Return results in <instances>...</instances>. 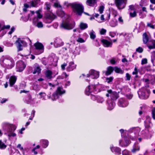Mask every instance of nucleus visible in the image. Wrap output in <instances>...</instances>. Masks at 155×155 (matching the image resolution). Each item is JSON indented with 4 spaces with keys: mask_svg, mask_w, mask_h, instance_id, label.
<instances>
[{
    "mask_svg": "<svg viewBox=\"0 0 155 155\" xmlns=\"http://www.w3.org/2000/svg\"><path fill=\"white\" fill-rule=\"evenodd\" d=\"M152 114L153 118L155 120V108L153 109L152 111Z\"/></svg>",
    "mask_w": 155,
    "mask_h": 155,
    "instance_id": "52",
    "label": "nucleus"
},
{
    "mask_svg": "<svg viewBox=\"0 0 155 155\" xmlns=\"http://www.w3.org/2000/svg\"><path fill=\"white\" fill-rule=\"evenodd\" d=\"M147 26L152 29H154L155 28L154 26L153 25L149 23H147Z\"/></svg>",
    "mask_w": 155,
    "mask_h": 155,
    "instance_id": "59",
    "label": "nucleus"
},
{
    "mask_svg": "<svg viewBox=\"0 0 155 155\" xmlns=\"http://www.w3.org/2000/svg\"><path fill=\"white\" fill-rule=\"evenodd\" d=\"M110 149L112 152H114L116 154H119L121 153L120 149L119 147H114L113 145L110 146Z\"/></svg>",
    "mask_w": 155,
    "mask_h": 155,
    "instance_id": "18",
    "label": "nucleus"
},
{
    "mask_svg": "<svg viewBox=\"0 0 155 155\" xmlns=\"http://www.w3.org/2000/svg\"><path fill=\"white\" fill-rule=\"evenodd\" d=\"M45 8L46 9L47 11V12L51 11L50 10L51 5L49 3L47 2L45 4Z\"/></svg>",
    "mask_w": 155,
    "mask_h": 155,
    "instance_id": "34",
    "label": "nucleus"
},
{
    "mask_svg": "<svg viewBox=\"0 0 155 155\" xmlns=\"http://www.w3.org/2000/svg\"><path fill=\"white\" fill-rule=\"evenodd\" d=\"M99 72L94 70H91L89 71V73L87 74L86 77L93 79H96L99 77Z\"/></svg>",
    "mask_w": 155,
    "mask_h": 155,
    "instance_id": "9",
    "label": "nucleus"
},
{
    "mask_svg": "<svg viewBox=\"0 0 155 155\" xmlns=\"http://www.w3.org/2000/svg\"><path fill=\"white\" fill-rule=\"evenodd\" d=\"M63 44V42L60 39L57 38L54 41V45L57 48L62 46Z\"/></svg>",
    "mask_w": 155,
    "mask_h": 155,
    "instance_id": "19",
    "label": "nucleus"
},
{
    "mask_svg": "<svg viewBox=\"0 0 155 155\" xmlns=\"http://www.w3.org/2000/svg\"><path fill=\"white\" fill-rule=\"evenodd\" d=\"M106 32V30L104 28L101 29L100 31V34L102 35H104Z\"/></svg>",
    "mask_w": 155,
    "mask_h": 155,
    "instance_id": "50",
    "label": "nucleus"
},
{
    "mask_svg": "<svg viewBox=\"0 0 155 155\" xmlns=\"http://www.w3.org/2000/svg\"><path fill=\"white\" fill-rule=\"evenodd\" d=\"M16 78L15 76H12L9 79L10 86L12 87L15 83L16 80Z\"/></svg>",
    "mask_w": 155,
    "mask_h": 155,
    "instance_id": "23",
    "label": "nucleus"
},
{
    "mask_svg": "<svg viewBox=\"0 0 155 155\" xmlns=\"http://www.w3.org/2000/svg\"><path fill=\"white\" fill-rule=\"evenodd\" d=\"M74 26V24H71L67 22H63L61 25V28L66 29H72Z\"/></svg>",
    "mask_w": 155,
    "mask_h": 155,
    "instance_id": "13",
    "label": "nucleus"
},
{
    "mask_svg": "<svg viewBox=\"0 0 155 155\" xmlns=\"http://www.w3.org/2000/svg\"><path fill=\"white\" fill-rule=\"evenodd\" d=\"M76 65L75 64L74 62H71L69 63V65L67 68V70L68 71H70L73 70L76 68Z\"/></svg>",
    "mask_w": 155,
    "mask_h": 155,
    "instance_id": "21",
    "label": "nucleus"
},
{
    "mask_svg": "<svg viewBox=\"0 0 155 155\" xmlns=\"http://www.w3.org/2000/svg\"><path fill=\"white\" fill-rule=\"evenodd\" d=\"M65 93V91L62 87H58L56 91L54 93L51 97L53 101L55 100L59 97V95H61Z\"/></svg>",
    "mask_w": 155,
    "mask_h": 155,
    "instance_id": "5",
    "label": "nucleus"
},
{
    "mask_svg": "<svg viewBox=\"0 0 155 155\" xmlns=\"http://www.w3.org/2000/svg\"><path fill=\"white\" fill-rule=\"evenodd\" d=\"M150 93V91L145 87L142 88L138 91L139 97L141 99H147L149 96Z\"/></svg>",
    "mask_w": 155,
    "mask_h": 155,
    "instance_id": "4",
    "label": "nucleus"
},
{
    "mask_svg": "<svg viewBox=\"0 0 155 155\" xmlns=\"http://www.w3.org/2000/svg\"><path fill=\"white\" fill-rule=\"evenodd\" d=\"M2 24V28L3 30L4 29H8L10 28V26L9 25H3L2 23H1Z\"/></svg>",
    "mask_w": 155,
    "mask_h": 155,
    "instance_id": "49",
    "label": "nucleus"
},
{
    "mask_svg": "<svg viewBox=\"0 0 155 155\" xmlns=\"http://www.w3.org/2000/svg\"><path fill=\"white\" fill-rule=\"evenodd\" d=\"M41 70L39 66L38 65H37L35 66L33 74H39L41 72Z\"/></svg>",
    "mask_w": 155,
    "mask_h": 155,
    "instance_id": "25",
    "label": "nucleus"
},
{
    "mask_svg": "<svg viewBox=\"0 0 155 155\" xmlns=\"http://www.w3.org/2000/svg\"><path fill=\"white\" fill-rule=\"evenodd\" d=\"M16 67V71L20 72L23 71L25 69V65L22 61H19L17 63Z\"/></svg>",
    "mask_w": 155,
    "mask_h": 155,
    "instance_id": "12",
    "label": "nucleus"
},
{
    "mask_svg": "<svg viewBox=\"0 0 155 155\" xmlns=\"http://www.w3.org/2000/svg\"><path fill=\"white\" fill-rule=\"evenodd\" d=\"M114 78L113 77H110L109 78H107L106 79V81L107 83H110L111 82L113 79Z\"/></svg>",
    "mask_w": 155,
    "mask_h": 155,
    "instance_id": "44",
    "label": "nucleus"
},
{
    "mask_svg": "<svg viewBox=\"0 0 155 155\" xmlns=\"http://www.w3.org/2000/svg\"><path fill=\"white\" fill-rule=\"evenodd\" d=\"M3 66L6 67L8 68H11L14 65V62L11 59L8 58L4 59L2 61Z\"/></svg>",
    "mask_w": 155,
    "mask_h": 155,
    "instance_id": "7",
    "label": "nucleus"
},
{
    "mask_svg": "<svg viewBox=\"0 0 155 155\" xmlns=\"http://www.w3.org/2000/svg\"><path fill=\"white\" fill-rule=\"evenodd\" d=\"M128 103L127 101L123 99H120L119 101V105L122 107H125L128 105Z\"/></svg>",
    "mask_w": 155,
    "mask_h": 155,
    "instance_id": "20",
    "label": "nucleus"
},
{
    "mask_svg": "<svg viewBox=\"0 0 155 155\" xmlns=\"http://www.w3.org/2000/svg\"><path fill=\"white\" fill-rule=\"evenodd\" d=\"M152 45H148V48L150 49H152L155 48V40L152 41Z\"/></svg>",
    "mask_w": 155,
    "mask_h": 155,
    "instance_id": "38",
    "label": "nucleus"
},
{
    "mask_svg": "<svg viewBox=\"0 0 155 155\" xmlns=\"http://www.w3.org/2000/svg\"><path fill=\"white\" fill-rule=\"evenodd\" d=\"M143 49L140 47H139L136 50L137 51L140 53L142 52V51H143Z\"/></svg>",
    "mask_w": 155,
    "mask_h": 155,
    "instance_id": "57",
    "label": "nucleus"
},
{
    "mask_svg": "<svg viewBox=\"0 0 155 155\" xmlns=\"http://www.w3.org/2000/svg\"><path fill=\"white\" fill-rule=\"evenodd\" d=\"M45 17L46 19V22L48 23H51L55 19L56 17L51 11L47 12L45 15Z\"/></svg>",
    "mask_w": 155,
    "mask_h": 155,
    "instance_id": "6",
    "label": "nucleus"
},
{
    "mask_svg": "<svg viewBox=\"0 0 155 155\" xmlns=\"http://www.w3.org/2000/svg\"><path fill=\"white\" fill-rule=\"evenodd\" d=\"M73 12L76 14L81 15L83 12L84 8L80 3H74L72 5Z\"/></svg>",
    "mask_w": 155,
    "mask_h": 155,
    "instance_id": "3",
    "label": "nucleus"
},
{
    "mask_svg": "<svg viewBox=\"0 0 155 155\" xmlns=\"http://www.w3.org/2000/svg\"><path fill=\"white\" fill-rule=\"evenodd\" d=\"M126 77L127 78V80H129L130 79V76L128 73H127L126 74Z\"/></svg>",
    "mask_w": 155,
    "mask_h": 155,
    "instance_id": "61",
    "label": "nucleus"
},
{
    "mask_svg": "<svg viewBox=\"0 0 155 155\" xmlns=\"http://www.w3.org/2000/svg\"><path fill=\"white\" fill-rule=\"evenodd\" d=\"M79 27L81 30H84L87 28L88 25L86 23L81 22L80 24Z\"/></svg>",
    "mask_w": 155,
    "mask_h": 155,
    "instance_id": "27",
    "label": "nucleus"
},
{
    "mask_svg": "<svg viewBox=\"0 0 155 155\" xmlns=\"http://www.w3.org/2000/svg\"><path fill=\"white\" fill-rule=\"evenodd\" d=\"M114 70L117 73H119L121 74L124 73V71L121 70L120 68L116 67L114 68Z\"/></svg>",
    "mask_w": 155,
    "mask_h": 155,
    "instance_id": "33",
    "label": "nucleus"
},
{
    "mask_svg": "<svg viewBox=\"0 0 155 155\" xmlns=\"http://www.w3.org/2000/svg\"><path fill=\"white\" fill-rule=\"evenodd\" d=\"M53 3H54V6L56 8L60 7L61 6L59 5L57 0H55L54 2Z\"/></svg>",
    "mask_w": 155,
    "mask_h": 155,
    "instance_id": "39",
    "label": "nucleus"
},
{
    "mask_svg": "<svg viewBox=\"0 0 155 155\" xmlns=\"http://www.w3.org/2000/svg\"><path fill=\"white\" fill-rule=\"evenodd\" d=\"M138 73V70L136 67H135L134 68V71L132 73V74L134 75L137 74Z\"/></svg>",
    "mask_w": 155,
    "mask_h": 155,
    "instance_id": "58",
    "label": "nucleus"
},
{
    "mask_svg": "<svg viewBox=\"0 0 155 155\" xmlns=\"http://www.w3.org/2000/svg\"><path fill=\"white\" fill-rule=\"evenodd\" d=\"M139 131V129L138 128H135L133 127L130 128L129 130V131L130 132H138Z\"/></svg>",
    "mask_w": 155,
    "mask_h": 155,
    "instance_id": "41",
    "label": "nucleus"
},
{
    "mask_svg": "<svg viewBox=\"0 0 155 155\" xmlns=\"http://www.w3.org/2000/svg\"><path fill=\"white\" fill-rule=\"evenodd\" d=\"M107 103H109L108 106V109L109 110H112L115 105V103L111 101H107Z\"/></svg>",
    "mask_w": 155,
    "mask_h": 155,
    "instance_id": "24",
    "label": "nucleus"
},
{
    "mask_svg": "<svg viewBox=\"0 0 155 155\" xmlns=\"http://www.w3.org/2000/svg\"><path fill=\"white\" fill-rule=\"evenodd\" d=\"M149 38L147 35L146 33L143 35V41L144 44H146L148 41Z\"/></svg>",
    "mask_w": 155,
    "mask_h": 155,
    "instance_id": "31",
    "label": "nucleus"
},
{
    "mask_svg": "<svg viewBox=\"0 0 155 155\" xmlns=\"http://www.w3.org/2000/svg\"><path fill=\"white\" fill-rule=\"evenodd\" d=\"M147 63V60L146 58H144L142 60L141 64L142 65L146 64Z\"/></svg>",
    "mask_w": 155,
    "mask_h": 155,
    "instance_id": "55",
    "label": "nucleus"
},
{
    "mask_svg": "<svg viewBox=\"0 0 155 155\" xmlns=\"http://www.w3.org/2000/svg\"><path fill=\"white\" fill-rule=\"evenodd\" d=\"M77 41L78 42L80 43H83L85 42L84 40L81 38H78Z\"/></svg>",
    "mask_w": 155,
    "mask_h": 155,
    "instance_id": "54",
    "label": "nucleus"
},
{
    "mask_svg": "<svg viewBox=\"0 0 155 155\" xmlns=\"http://www.w3.org/2000/svg\"><path fill=\"white\" fill-rule=\"evenodd\" d=\"M130 16L132 17H134L136 15V13L135 11H134L133 13L132 12H130Z\"/></svg>",
    "mask_w": 155,
    "mask_h": 155,
    "instance_id": "51",
    "label": "nucleus"
},
{
    "mask_svg": "<svg viewBox=\"0 0 155 155\" xmlns=\"http://www.w3.org/2000/svg\"><path fill=\"white\" fill-rule=\"evenodd\" d=\"M127 0H115V3L119 9L124 8L126 3Z\"/></svg>",
    "mask_w": 155,
    "mask_h": 155,
    "instance_id": "10",
    "label": "nucleus"
},
{
    "mask_svg": "<svg viewBox=\"0 0 155 155\" xmlns=\"http://www.w3.org/2000/svg\"><path fill=\"white\" fill-rule=\"evenodd\" d=\"M97 1V0H87L86 4L87 5L92 6L96 3Z\"/></svg>",
    "mask_w": 155,
    "mask_h": 155,
    "instance_id": "30",
    "label": "nucleus"
},
{
    "mask_svg": "<svg viewBox=\"0 0 155 155\" xmlns=\"http://www.w3.org/2000/svg\"><path fill=\"white\" fill-rule=\"evenodd\" d=\"M120 132L122 136H123L124 135V133H126V130H124V129H121L120 130Z\"/></svg>",
    "mask_w": 155,
    "mask_h": 155,
    "instance_id": "56",
    "label": "nucleus"
},
{
    "mask_svg": "<svg viewBox=\"0 0 155 155\" xmlns=\"http://www.w3.org/2000/svg\"><path fill=\"white\" fill-rule=\"evenodd\" d=\"M2 127L3 129L6 131L4 134L8 137L9 140H11L12 137L16 136V134L14 132L17 128L15 125L8 122H4L2 124Z\"/></svg>",
    "mask_w": 155,
    "mask_h": 155,
    "instance_id": "1",
    "label": "nucleus"
},
{
    "mask_svg": "<svg viewBox=\"0 0 155 155\" xmlns=\"http://www.w3.org/2000/svg\"><path fill=\"white\" fill-rule=\"evenodd\" d=\"M127 97L129 99H131L133 97V95L131 94H128L127 95Z\"/></svg>",
    "mask_w": 155,
    "mask_h": 155,
    "instance_id": "64",
    "label": "nucleus"
},
{
    "mask_svg": "<svg viewBox=\"0 0 155 155\" xmlns=\"http://www.w3.org/2000/svg\"><path fill=\"white\" fill-rule=\"evenodd\" d=\"M121 142L122 140H119V143L120 145H121L122 147L127 146L130 143L129 141L127 140H125V143L122 144H121Z\"/></svg>",
    "mask_w": 155,
    "mask_h": 155,
    "instance_id": "32",
    "label": "nucleus"
},
{
    "mask_svg": "<svg viewBox=\"0 0 155 155\" xmlns=\"http://www.w3.org/2000/svg\"><path fill=\"white\" fill-rule=\"evenodd\" d=\"M90 38L92 39H94L96 37L94 32L92 30L90 34Z\"/></svg>",
    "mask_w": 155,
    "mask_h": 155,
    "instance_id": "36",
    "label": "nucleus"
},
{
    "mask_svg": "<svg viewBox=\"0 0 155 155\" xmlns=\"http://www.w3.org/2000/svg\"><path fill=\"white\" fill-rule=\"evenodd\" d=\"M52 72L50 70H47L45 71V76L46 78L48 79H51L52 78Z\"/></svg>",
    "mask_w": 155,
    "mask_h": 155,
    "instance_id": "26",
    "label": "nucleus"
},
{
    "mask_svg": "<svg viewBox=\"0 0 155 155\" xmlns=\"http://www.w3.org/2000/svg\"><path fill=\"white\" fill-rule=\"evenodd\" d=\"M31 43V41L28 38H19L15 42L18 51L23 50V46H26L27 44H30Z\"/></svg>",
    "mask_w": 155,
    "mask_h": 155,
    "instance_id": "2",
    "label": "nucleus"
},
{
    "mask_svg": "<svg viewBox=\"0 0 155 155\" xmlns=\"http://www.w3.org/2000/svg\"><path fill=\"white\" fill-rule=\"evenodd\" d=\"M6 147L7 145H5L2 140H0V149H4Z\"/></svg>",
    "mask_w": 155,
    "mask_h": 155,
    "instance_id": "35",
    "label": "nucleus"
},
{
    "mask_svg": "<svg viewBox=\"0 0 155 155\" xmlns=\"http://www.w3.org/2000/svg\"><path fill=\"white\" fill-rule=\"evenodd\" d=\"M67 64L65 63H64L61 65V67L62 69L64 70L65 69V67L67 66Z\"/></svg>",
    "mask_w": 155,
    "mask_h": 155,
    "instance_id": "62",
    "label": "nucleus"
},
{
    "mask_svg": "<svg viewBox=\"0 0 155 155\" xmlns=\"http://www.w3.org/2000/svg\"><path fill=\"white\" fill-rule=\"evenodd\" d=\"M123 155H130L129 152L127 150H124L122 151Z\"/></svg>",
    "mask_w": 155,
    "mask_h": 155,
    "instance_id": "48",
    "label": "nucleus"
},
{
    "mask_svg": "<svg viewBox=\"0 0 155 155\" xmlns=\"http://www.w3.org/2000/svg\"><path fill=\"white\" fill-rule=\"evenodd\" d=\"M140 148V146L136 143L134 144L133 149L131 151L133 153H135L137 151H138Z\"/></svg>",
    "mask_w": 155,
    "mask_h": 155,
    "instance_id": "28",
    "label": "nucleus"
},
{
    "mask_svg": "<svg viewBox=\"0 0 155 155\" xmlns=\"http://www.w3.org/2000/svg\"><path fill=\"white\" fill-rule=\"evenodd\" d=\"M37 3L34 2L32 1L29 3L28 4L26 3L24 4V8L23 9V11L26 12L27 8L31 7H35L36 6Z\"/></svg>",
    "mask_w": 155,
    "mask_h": 155,
    "instance_id": "16",
    "label": "nucleus"
},
{
    "mask_svg": "<svg viewBox=\"0 0 155 155\" xmlns=\"http://www.w3.org/2000/svg\"><path fill=\"white\" fill-rule=\"evenodd\" d=\"M8 100V99H3L1 101V103L2 104H3L5 103Z\"/></svg>",
    "mask_w": 155,
    "mask_h": 155,
    "instance_id": "63",
    "label": "nucleus"
},
{
    "mask_svg": "<svg viewBox=\"0 0 155 155\" xmlns=\"http://www.w3.org/2000/svg\"><path fill=\"white\" fill-rule=\"evenodd\" d=\"M97 100L98 103H102L104 101V100L103 98L100 97H97Z\"/></svg>",
    "mask_w": 155,
    "mask_h": 155,
    "instance_id": "45",
    "label": "nucleus"
},
{
    "mask_svg": "<svg viewBox=\"0 0 155 155\" xmlns=\"http://www.w3.org/2000/svg\"><path fill=\"white\" fill-rule=\"evenodd\" d=\"M104 8V6L103 5L99 7V11L100 14H102L103 12Z\"/></svg>",
    "mask_w": 155,
    "mask_h": 155,
    "instance_id": "47",
    "label": "nucleus"
},
{
    "mask_svg": "<svg viewBox=\"0 0 155 155\" xmlns=\"http://www.w3.org/2000/svg\"><path fill=\"white\" fill-rule=\"evenodd\" d=\"M96 87L95 85H89L86 89V94L89 95L92 92H95L96 91Z\"/></svg>",
    "mask_w": 155,
    "mask_h": 155,
    "instance_id": "14",
    "label": "nucleus"
},
{
    "mask_svg": "<svg viewBox=\"0 0 155 155\" xmlns=\"http://www.w3.org/2000/svg\"><path fill=\"white\" fill-rule=\"evenodd\" d=\"M40 147V146L39 145H37L36 147H34L32 150V151L35 154H38L37 152L35 150L36 149H39Z\"/></svg>",
    "mask_w": 155,
    "mask_h": 155,
    "instance_id": "42",
    "label": "nucleus"
},
{
    "mask_svg": "<svg viewBox=\"0 0 155 155\" xmlns=\"http://www.w3.org/2000/svg\"><path fill=\"white\" fill-rule=\"evenodd\" d=\"M101 41L104 47H111L112 44V42L109 41L104 39H101Z\"/></svg>",
    "mask_w": 155,
    "mask_h": 155,
    "instance_id": "17",
    "label": "nucleus"
},
{
    "mask_svg": "<svg viewBox=\"0 0 155 155\" xmlns=\"http://www.w3.org/2000/svg\"><path fill=\"white\" fill-rule=\"evenodd\" d=\"M91 99L93 100H97V98L94 95H92L91 94Z\"/></svg>",
    "mask_w": 155,
    "mask_h": 155,
    "instance_id": "60",
    "label": "nucleus"
},
{
    "mask_svg": "<svg viewBox=\"0 0 155 155\" xmlns=\"http://www.w3.org/2000/svg\"><path fill=\"white\" fill-rule=\"evenodd\" d=\"M35 26L37 27L38 28H42L43 27V25L42 22L41 21L38 22Z\"/></svg>",
    "mask_w": 155,
    "mask_h": 155,
    "instance_id": "43",
    "label": "nucleus"
},
{
    "mask_svg": "<svg viewBox=\"0 0 155 155\" xmlns=\"http://www.w3.org/2000/svg\"><path fill=\"white\" fill-rule=\"evenodd\" d=\"M17 147L19 148L23 152V154H24V150L23 147L21 146V145L20 144H19L17 146Z\"/></svg>",
    "mask_w": 155,
    "mask_h": 155,
    "instance_id": "46",
    "label": "nucleus"
},
{
    "mask_svg": "<svg viewBox=\"0 0 155 155\" xmlns=\"http://www.w3.org/2000/svg\"><path fill=\"white\" fill-rule=\"evenodd\" d=\"M40 142L42 144V146L43 148H46L48 145L49 141L47 140H40Z\"/></svg>",
    "mask_w": 155,
    "mask_h": 155,
    "instance_id": "22",
    "label": "nucleus"
},
{
    "mask_svg": "<svg viewBox=\"0 0 155 155\" xmlns=\"http://www.w3.org/2000/svg\"><path fill=\"white\" fill-rule=\"evenodd\" d=\"M30 16V15H29L28 17H27L26 16H22L21 17L20 19V20H22L25 22H26L28 20Z\"/></svg>",
    "mask_w": 155,
    "mask_h": 155,
    "instance_id": "37",
    "label": "nucleus"
},
{
    "mask_svg": "<svg viewBox=\"0 0 155 155\" xmlns=\"http://www.w3.org/2000/svg\"><path fill=\"white\" fill-rule=\"evenodd\" d=\"M34 46L35 48V52L37 54H39L43 53L44 51V47L43 45L40 43L37 42L34 44Z\"/></svg>",
    "mask_w": 155,
    "mask_h": 155,
    "instance_id": "8",
    "label": "nucleus"
},
{
    "mask_svg": "<svg viewBox=\"0 0 155 155\" xmlns=\"http://www.w3.org/2000/svg\"><path fill=\"white\" fill-rule=\"evenodd\" d=\"M39 95L41 96L40 98H42L43 100H45L44 97L46 96V94L45 93L42 92H40L39 94Z\"/></svg>",
    "mask_w": 155,
    "mask_h": 155,
    "instance_id": "40",
    "label": "nucleus"
},
{
    "mask_svg": "<svg viewBox=\"0 0 155 155\" xmlns=\"http://www.w3.org/2000/svg\"><path fill=\"white\" fill-rule=\"evenodd\" d=\"M108 93L106 94V96L107 97H109L110 96L111 99L113 100H115L118 98L117 94L116 92H113L111 90L107 91Z\"/></svg>",
    "mask_w": 155,
    "mask_h": 155,
    "instance_id": "11",
    "label": "nucleus"
},
{
    "mask_svg": "<svg viewBox=\"0 0 155 155\" xmlns=\"http://www.w3.org/2000/svg\"><path fill=\"white\" fill-rule=\"evenodd\" d=\"M41 12V10L40 9L36 12L37 17H35L33 20V23L34 25H36L37 22H38V18H41L42 17V15L40 13Z\"/></svg>",
    "mask_w": 155,
    "mask_h": 155,
    "instance_id": "15",
    "label": "nucleus"
},
{
    "mask_svg": "<svg viewBox=\"0 0 155 155\" xmlns=\"http://www.w3.org/2000/svg\"><path fill=\"white\" fill-rule=\"evenodd\" d=\"M114 70V68L111 66H109L107 68V71L106 72V75H108L110 74Z\"/></svg>",
    "mask_w": 155,
    "mask_h": 155,
    "instance_id": "29",
    "label": "nucleus"
},
{
    "mask_svg": "<svg viewBox=\"0 0 155 155\" xmlns=\"http://www.w3.org/2000/svg\"><path fill=\"white\" fill-rule=\"evenodd\" d=\"M110 62L112 64H115L116 63V60L114 58H112L110 60Z\"/></svg>",
    "mask_w": 155,
    "mask_h": 155,
    "instance_id": "53",
    "label": "nucleus"
}]
</instances>
